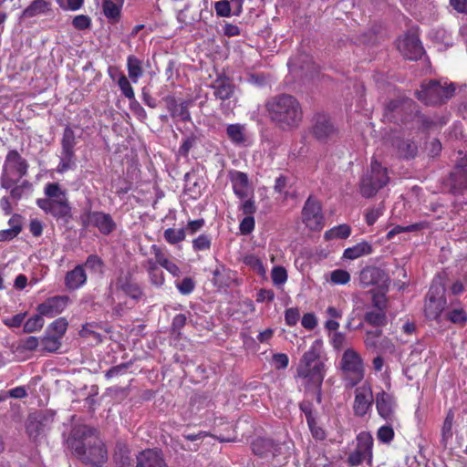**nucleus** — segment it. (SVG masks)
Segmentation results:
<instances>
[{
    "mask_svg": "<svg viewBox=\"0 0 467 467\" xmlns=\"http://www.w3.org/2000/svg\"><path fill=\"white\" fill-rule=\"evenodd\" d=\"M67 442L72 453L85 464L101 467L108 460L107 449L97 431L87 425L74 426Z\"/></svg>",
    "mask_w": 467,
    "mask_h": 467,
    "instance_id": "f257e3e1",
    "label": "nucleus"
},
{
    "mask_svg": "<svg viewBox=\"0 0 467 467\" xmlns=\"http://www.w3.org/2000/svg\"><path fill=\"white\" fill-rule=\"evenodd\" d=\"M270 120L283 130L297 128L303 120L300 102L292 95L280 94L265 104Z\"/></svg>",
    "mask_w": 467,
    "mask_h": 467,
    "instance_id": "f03ea898",
    "label": "nucleus"
},
{
    "mask_svg": "<svg viewBox=\"0 0 467 467\" xmlns=\"http://www.w3.org/2000/svg\"><path fill=\"white\" fill-rule=\"evenodd\" d=\"M297 376L303 379L306 391L312 392L318 403H321V386L325 377V365L319 359L315 348L305 352L296 369Z\"/></svg>",
    "mask_w": 467,
    "mask_h": 467,
    "instance_id": "7ed1b4c3",
    "label": "nucleus"
},
{
    "mask_svg": "<svg viewBox=\"0 0 467 467\" xmlns=\"http://www.w3.org/2000/svg\"><path fill=\"white\" fill-rule=\"evenodd\" d=\"M28 168V161L16 150H9L5 156L0 176L1 187L6 190L12 188L23 177L27 175Z\"/></svg>",
    "mask_w": 467,
    "mask_h": 467,
    "instance_id": "20e7f679",
    "label": "nucleus"
},
{
    "mask_svg": "<svg viewBox=\"0 0 467 467\" xmlns=\"http://www.w3.org/2000/svg\"><path fill=\"white\" fill-rule=\"evenodd\" d=\"M414 112L418 113L415 102L409 98L400 97L384 105L383 119L388 122L406 124Z\"/></svg>",
    "mask_w": 467,
    "mask_h": 467,
    "instance_id": "39448f33",
    "label": "nucleus"
},
{
    "mask_svg": "<svg viewBox=\"0 0 467 467\" xmlns=\"http://www.w3.org/2000/svg\"><path fill=\"white\" fill-rule=\"evenodd\" d=\"M388 182L387 169L374 160L371 161L370 170L361 178L359 183L360 193L365 198L373 197Z\"/></svg>",
    "mask_w": 467,
    "mask_h": 467,
    "instance_id": "423d86ee",
    "label": "nucleus"
},
{
    "mask_svg": "<svg viewBox=\"0 0 467 467\" xmlns=\"http://www.w3.org/2000/svg\"><path fill=\"white\" fill-rule=\"evenodd\" d=\"M455 89L453 83L442 86L439 81L431 80L427 84H421L420 89L416 91V97L427 105H438L452 98Z\"/></svg>",
    "mask_w": 467,
    "mask_h": 467,
    "instance_id": "0eeeda50",
    "label": "nucleus"
},
{
    "mask_svg": "<svg viewBox=\"0 0 467 467\" xmlns=\"http://www.w3.org/2000/svg\"><path fill=\"white\" fill-rule=\"evenodd\" d=\"M446 306L445 286L438 280H434L426 296L424 313L427 318L437 320Z\"/></svg>",
    "mask_w": 467,
    "mask_h": 467,
    "instance_id": "6e6552de",
    "label": "nucleus"
},
{
    "mask_svg": "<svg viewBox=\"0 0 467 467\" xmlns=\"http://www.w3.org/2000/svg\"><path fill=\"white\" fill-rule=\"evenodd\" d=\"M341 368L346 375L348 386L354 387L364 378L363 362L352 348L347 349L341 358Z\"/></svg>",
    "mask_w": 467,
    "mask_h": 467,
    "instance_id": "1a4fd4ad",
    "label": "nucleus"
},
{
    "mask_svg": "<svg viewBox=\"0 0 467 467\" xmlns=\"http://www.w3.org/2000/svg\"><path fill=\"white\" fill-rule=\"evenodd\" d=\"M36 203L46 213L51 214L64 224H67L72 218V208L67 196L59 199H38Z\"/></svg>",
    "mask_w": 467,
    "mask_h": 467,
    "instance_id": "9d476101",
    "label": "nucleus"
},
{
    "mask_svg": "<svg viewBox=\"0 0 467 467\" xmlns=\"http://www.w3.org/2000/svg\"><path fill=\"white\" fill-rule=\"evenodd\" d=\"M210 87L214 90V97L222 101V110L224 113L232 112L235 106V101L231 100L235 92V86L233 81L228 77L220 75L213 81Z\"/></svg>",
    "mask_w": 467,
    "mask_h": 467,
    "instance_id": "9b49d317",
    "label": "nucleus"
},
{
    "mask_svg": "<svg viewBox=\"0 0 467 467\" xmlns=\"http://www.w3.org/2000/svg\"><path fill=\"white\" fill-rule=\"evenodd\" d=\"M53 420L54 417L51 413L43 411L32 413L26 420V433L32 441H37L46 436Z\"/></svg>",
    "mask_w": 467,
    "mask_h": 467,
    "instance_id": "f8f14e48",
    "label": "nucleus"
},
{
    "mask_svg": "<svg viewBox=\"0 0 467 467\" xmlns=\"http://www.w3.org/2000/svg\"><path fill=\"white\" fill-rule=\"evenodd\" d=\"M76 135L74 130L67 126L64 129L61 140V154L60 161L57 166V171L62 173L75 166V152L74 147L76 145Z\"/></svg>",
    "mask_w": 467,
    "mask_h": 467,
    "instance_id": "ddd939ff",
    "label": "nucleus"
},
{
    "mask_svg": "<svg viewBox=\"0 0 467 467\" xmlns=\"http://www.w3.org/2000/svg\"><path fill=\"white\" fill-rule=\"evenodd\" d=\"M80 220L84 228L94 226L104 235L110 234L116 229V223L111 215L103 212L88 211L80 216Z\"/></svg>",
    "mask_w": 467,
    "mask_h": 467,
    "instance_id": "4468645a",
    "label": "nucleus"
},
{
    "mask_svg": "<svg viewBox=\"0 0 467 467\" xmlns=\"http://www.w3.org/2000/svg\"><path fill=\"white\" fill-rule=\"evenodd\" d=\"M312 134L317 140L327 142L337 136V129L327 115L317 113L313 118Z\"/></svg>",
    "mask_w": 467,
    "mask_h": 467,
    "instance_id": "2eb2a0df",
    "label": "nucleus"
},
{
    "mask_svg": "<svg viewBox=\"0 0 467 467\" xmlns=\"http://www.w3.org/2000/svg\"><path fill=\"white\" fill-rule=\"evenodd\" d=\"M303 222L311 230H320L323 225V214L320 202L309 196L302 210Z\"/></svg>",
    "mask_w": 467,
    "mask_h": 467,
    "instance_id": "dca6fc26",
    "label": "nucleus"
},
{
    "mask_svg": "<svg viewBox=\"0 0 467 467\" xmlns=\"http://www.w3.org/2000/svg\"><path fill=\"white\" fill-rule=\"evenodd\" d=\"M373 439L368 433H361L358 436L357 449L348 457V463L350 466H358L365 459L371 461L372 458Z\"/></svg>",
    "mask_w": 467,
    "mask_h": 467,
    "instance_id": "f3484780",
    "label": "nucleus"
},
{
    "mask_svg": "<svg viewBox=\"0 0 467 467\" xmlns=\"http://www.w3.org/2000/svg\"><path fill=\"white\" fill-rule=\"evenodd\" d=\"M445 186L451 194H462L467 191V171L456 161L452 171L445 180Z\"/></svg>",
    "mask_w": 467,
    "mask_h": 467,
    "instance_id": "a211bd4d",
    "label": "nucleus"
},
{
    "mask_svg": "<svg viewBox=\"0 0 467 467\" xmlns=\"http://www.w3.org/2000/svg\"><path fill=\"white\" fill-rule=\"evenodd\" d=\"M373 393L368 384L357 388L353 403L354 414L358 417L365 416L373 404Z\"/></svg>",
    "mask_w": 467,
    "mask_h": 467,
    "instance_id": "6ab92c4d",
    "label": "nucleus"
},
{
    "mask_svg": "<svg viewBox=\"0 0 467 467\" xmlns=\"http://www.w3.org/2000/svg\"><path fill=\"white\" fill-rule=\"evenodd\" d=\"M162 100L165 102L166 109L172 119L184 122L192 120L189 108L192 104V100L188 99L179 103L173 95H168Z\"/></svg>",
    "mask_w": 467,
    "mask_h": 467,
    "instance_id": "aec40b11",
    "label": "nucleus"
},
{
    "mask_svg": "<svg viewBox=\"0 0 467 467\" xmlns=\"http://www.w3.org/2000/svg\"><path fill=\"white\" fill-rule=\"evenodd\" d=\"M376 408L379 415L386 421H393L395 419L396 401L394 397L381 390L376 394Z\"/></svg>",
    "mask_w": 467,
    "mask_h": 467,
    "instance_id": "412c9836",
    "label": "nucleus"
},
{
    "mask_svg": "<svg viewBox=\"0 0 467 467\" xmlns=\"http://www.w3.org/2000/svg\"><path fill=\"white\" fill-rule=\"evenodd\" d=\"M387 279L388 275L381 268L366 266L359 273L358 283L361 287L366 288L384 283Z\"/></svg>",
    "mask_w": 467,
    "mask_h": 467,
    "instance_id": "4be33fe9",
    "label": "nucleus"
},
{
    "mask_svg": "<svg viewBox=\"0 0 467 467\" xmlns=\"http://www.w3.org/2000/svg\"><path fill=\"white\" fill-rule=\"evenodd\" d=\"M404 57L410 60H418L424 55V48L418 36L408 35L400 47Z\"/></svg>",
    "mask_w": 467,
    "mask_h": 467,
    "instance_id": "5701e85b",
    "label": "nucleus"
},
{
    "mask_svg": "<svg viewBox=\"0 0 467 467\" xmlns=\"http://www.w3.org/2000/svg\"><path fill=\"white\" fill-rule=\"evenodd\" d=\"M67 300L68 297L66 296H57L47 298L45 302L38 305L37 311L42 317H53L64 310Z\"/></svg>",
    "mask_w": 467,
    "mask_h": 467,
    "instance_id": "b1692460",
    "label": "nucleus"
},
{
    "mask_svg": "<svg viewBox=\"0 0 467 467\" xmlns=\"http://www.w3.org/2000/svg\"><path fill=\"white\" fill-rule=\"evenodd\" d=\"M117 288L123 291L129 297L139 300L144 294L140 286L132 281L131 274H128L125 276H119L116 283Z\"/></svg>",
    "mask_w": 467,
    "mask_h": 467,
    "instance_id": "393cba45",
    "label": "nucleus"
},
{
    "mask_svg": "<svg viewBox=\"0 0 467 467\" xmlns=\"http://www.w3.org/2000/svg\"><path fill=\"white\" fill-rule=\"evenodd\" d=\"M136 467H168V465L160 451L146 450L137 455Z\"/></svg>",
    "mask_w": 467,
    "mask_h": 467,
    "instance_id": "a878e982",
    "label": "nucleus"
},
{
    "mask_svg": "<svg viewBox=\"0 0 467 467\" xmlns=\"http://www.w3.org/2000/svg\"><path fill=\"white\" fill-rule=\"evenodd\" d=\"M234 192L240 199L248 197L249 179L246 173L234 171L230 173Z\"/></svg>",
    "mask_w": 467,
    "mask_h": 467,
    "instance_id": "bb28decb",
    "label": "nucleus"
},
{
    "mask_svg": "<svg viewBox=\"0 0 467 467\" xmlns=\"http://www.w3.org/2000/svg\"><path fill=\"white\" fill-rule=\"evenodd\" d=\"M87 281V275L82 265H78L71 271H68L65 276V285L69 290H76L83 285Z\"/></svg>",
    "mask_w": 467,
    "mask_h": 467,
    "instance_id": "cd10ccee",
    "label": "nucleus"
},
{
    "mask_svg": "<svg viewBox=\"0 0 467 467\" xmlns=\"http://www.w3.org/2000/svg\"><path fill=\"white\" fill-rule=\"evenodd\" d=\"M394 145L398 155L402 159H414L418 153L417 144L410 139H397Z\"/></svg>",
    "mask_w": 467,
    "mask_h": 467,
    "instance_id": "c85d7f7f",
    "label": "nucleus"
},
{
    "mask_svg": "<svg viewBox=\"0 0 467 467\" xmlns=\"http://www.w3.org/2000/svg\"><path fill=\"white\" fill-rule=\"evenodd\" d=\"M124 0H103L102 11L104 16L112 24L117 23L120 18V10Z\"/></svg>",
    "mask_w": 467,
    "mask_h": 467,
    "instance_id": "c756f323",
    "label": "nucleus"
},
{
    "mask_svg": "<svg viewBox=\"0 0 467 467\" xmlns=\"http://www.w3.org/2000/svg\"><path fill=\"white\" fill-rule=\"evenodd\" d=\"M372 250V245L368 242L363 241L352 247L347 248L344 251L343 258L354 260L360 256L370 254Z\"/></svg>",
    "mask_w": 467,
    "mask_h": 467,
    "instance_id": "7c9ffc66",
    "label": "nucleus"
},
{
    "mask_svg": "<svg viewBox=\"0 0 467 467\" xmlns=\"http://www.w3.org/2000/svg\"><path fill=\"white\" fill-rule=\"evenodd\" d=\"M113 458L116 467H132L133 465L130 451L124 444H118L116 446Z\"/></svg>",
    "mask_w": 467,
    "mask_h": 467,
    "instance_id": "2f4dec72",
    "label": "nucleus"
},
{
    "mask_svg": "<svg viewBox=\"0 0 467 467\" xmlns=\"http://www.w3.org/2000/svg\"><path fill=\"white\" fill-rule=\"evenodd\" d=\"M153 254L155 255V259L157 263L165 268L169 273H171L173 276H179L181 274L180 268L172 262H171L165 254L162 253L161 249L157 245L153 244L151 246Z\"/></svg>",
    "mask_w": 467,
    "mask_h": 467,
    "instance_id": "473e14b6",
    "label": "nucleus"
},
{
    "mask_svg": "<svg viewBox=\"0 0 467 467\" xmlns=\"http://www.w3.org/2000/svg\"><path fill=\"white\" fill-rule=\"evenodd\" d=\"M274 441L268 438H257L252 442V451L260 457H268L272 454Z\"/></svg>",
    "mask_w": 467,
    "mask_h": 467,
    "instance_id": "72a5a7b5",
    "label": "nucleus"
},
{
    "mask_svg": "<svg viewBox=\"0 0 467 467\" xmlns=\"http://www.w3.org/2000/svg\"><path fill=\"white\" fill-rule=\"evenodd\" d=\"M228 139L236 145H242L245 142V128L241 124H230L226 128Z\"/></svg>",
    "mask_w": 467,
    "mask_h": 467,
    "instance_id": "f704fd0d",
    "label": "nucleus"
},
{
    "mask_svg": "<svg viewBox=\"0 0 467 467\" xmlns=\"http://www.w3.org/2000/svg\"><path fill=\"white\" fill-rule=\"evenodd\" d=\"M364 320L366 323L377 327V328L384 327L388 323L386 313L382 310L368 311L364 316Z\"/></svg>",
    "mask_w": 467,
    "mask_h": 467,
    "instance_id": "c9c22d12",
    "label": "nucleus"
},
{
    "mask_svg": "<svg viewBox=\"0 0 467 467\" xmlns=\"http://www.w3.org/2000/svg\"><path fill=\"white\" fill-rule=\"evenodd\" d=\"M381 336L382 330L380 328L367 330L364 338L366 348L369 350L379 352V341Z\"/></svg>",
    "mask_w": 467,
    "mask_h": 467,
    "instance_id": "e433bc0d",
    "label": "nucleus"
},
{
    "mask_svg": "<svg viewBox=\"0 0 467 467\" xmlns=\"http://www.w3.org/2000/svg\"><path fill=\"white\" fill-rule=\"evenodd\" d=\"M127 67L129 77L133 82H137L138 78L143 74L142 62L135 56H129L127 59Z\"/></svg>",
    "mask_w": 467,
    "mask_h": 467,
    "instance_id": "4c0bfd02",
    "label": "nucleus"
},
{
    "mask_svg": "<svg viewBox=\"0 0 467 467\" xmlns=\"http://www.w3.org/2000/svg\"><path fill=\"white\" fill-rule=\"evenodd\" d=\"M212 282L214 286L223 288L230 284V277L227 275V269L223 265H218L213 271Z\"/></svg>",
    "mask_w": 467,
    "mask_h": 467,
    "instance_id": "58836bf2",
    "label": "nucleus"
},
{
    "mask_svg": "<svg viewBox=\"0 0 467 467\" xmlns=\"http://www.w3.org/2000/svg\"><path fill=\"white\" fill-rule=\"evenodd\" d=\"M293 441L291 440H285L282 442H275L274 441V449L272 450V457L284 456L285 458L289 457L293 452Z\"/></svg>",
    "mask_w": 467,
    "mask_h": 467,
    "instance_id": "ea45409f",
    "label": "nucleus"
},
{
    "mask_svg": "<svg viewBox=\"0 0 467 467\" xmlns=\"http://www.w3.org/2000/svg\"><path fill=\"white\" fill-rule=\"evenodd\" d=\"M351 234V228L349 225L343 223L338 226H336L329 231L325 233V239L326 240H331L334 238L338 239H346L348 238Z\"/></svg>",
    "mask_w": 467,
    "mask_h": 467,
    "instance_id": "a19ab883",
    "label": "nucleus"
},
{
    "mask_svg": "<svg viewBox=\"0 0 467 467\" xmlns=\"http://www.w3.org/2000/svg\"><path fill=\"white\" fill-rule=\"evenodd\" d=\"M48 3L45 0H34L24 11L23 16L33 17L45 12Z\"/></svg>",
    "mask_w": 467,
    "mask_h": 467,
    "instance_id": "79ce46f5",
    "label": "nucleus"
},
{
    "mask_svg": "<svg viewBox=\"0 0 467 467\" xmlns=\"http://www.w3.org/2000/svg\"><path fill=\"white\" fill-rule=\"evenodd\" d=\"M61 338L53 335H47L41 338L40 345L43 351L53 353L61 347Z\"/></svg>",
    "mask_w": 467,
    "mask_h": 467,
    "instance_id": "37998d69",
    "label": "nucleus"
},
{
    "mask_svg": "<svg viewBox=\"0 0 467 467\" xmlns=\"http://www.w3.org/2000/svg\"><path fill=\"white\" fill-rule=\"evenodd\" d=\"M82 265L96 274L102 275L104 273L105 264L97 254L88 255L85 264Z\"/></svg>",
    "mask_w": 467,
    "mask_h": 467,
    "instance_id": "c03bdc74",
    "label": "nucleus"
},
{
    "mask_svg": "<svg viewBox=\"0 0 467 467\" xmlns=\"http://www.w3.org/2000/svg\"><path fill=\"white\" fill-rule=\"evenodd\" d=\"M447 319L453 324L464 326L467 322V313L463 308H454L446 314Z\"/></svg>",
    "mask_w": 467,
    "mask_h": 467,
    "instance_id": "a18cd8bd",
    "label": "nucleus"
},
{
    "mask_svg": "<svg viewBox=\"0 0 467 467\" xmlns=\"http://www.w3.org/2000/svg\"><path fill=\"white\" fill-rule=\"evenodd\" d=\"M44 326V319L39 313L30 317L24 324V331L26 333H33L40 330Z\"/></svg>",
    "mask_w": 467,
    "mask_h": 467,
    "instance_id": "49530a36",
    "label": "nucleus"
},
{
    "mask_svg": "<svg viewBox=\"0 0 467 467\" xmlns=\"http://www.w3.org/2000/svg\"><path fill=\"white\" fill-rule=\"evenodd\" d=\"M163 236L169 244H175L185 239V230L168 228L164 231Z\"/></svg>",
    "mask_w": 467,
    "mask_h": 467,
    "instance_id": "de8ad7c7",
    "label": "nucleus"
},
{
    "mask_svg": "<svg viewBox=\"0 0 467 467\" xmlns=\"http://www.w3.org/2000/svg\"><path fill=\"white\" fill-rule=\"evenodd\" d=\"M67 326H68V323H67V319L64 317H59V318L56 319L55 321H53L49 325L47 331L53 332L54 333L53 336H56V337H58L59 338H61L64 336V334L66 333Z\"/></svg>",
    "mask_w": 467,
    "mask_h": 467,
    "instance_id": "09e8293b",
    "label": "nucleus"
},
{
    "mask_svg": "<svg viewBox=\"0 0 467 467\" xmlns=\"http://www.w3.org/2000/svg\"><path fill=\"white\" fill-rule=\"evenodd\" d=\"M32 184L27 181L24 180L20 184L16 183L10 189V196L12 199L17 201L20 200L26 192L31 190Z\"/></svg>",
    "mask_w": 467,
    "mask_h": 467,
    "instance_id": "8fccbe9b",
    "label": "nucleus"
},
{
    "mask_svg": "<svg viewBox=\"0 0 467 467\" xmlns=\"http://www.w3.org/2000/svg\"><path fill=\"white\" fill-rule=\"evenodd\" d=\"M200 137L195 133H191L187 136L182 145L179 148V154L183 157H187L191 149L198 142Z\"/></svg>",
    "mask_w": 467,
    "mask_h": 467,
    "instance_id": "3c124183",
    "label": "nucleus"
},
{
    "mask_svg": "<svg viewBox=\"0 0 467 467\" xmlns=\"http://www.w3.org/2000/svg\"><path fill=\"white\" fill-rule=\"evenodd\" d=\"M423 227H424L423 223H412V224H410L407 226L397 225L387 234V238L391 239L394 235H396L398 234H400L403 232H414V231L420 230Z\"/></svg>",
    "mask_w": 467,
    "mask_h": 467,
    "instance_id": "603ef678",
    "label": "nucleus"
},
{
    "mask_svg": "<svg viewBox=\"0 0 467 467\" xmlns=\"http://www.w3.org/2000/svg\"><path fill=\"white\" fill-rule=\"evenodd\" d=\"M45 194L47 196V199H59L67 196L66 192L61 190L59 184L57 182L47 184L45 187Z\"/></svg>",
    "mask_w": 467,
    "mask_h": 467,
    "instance_id": "864d4df0",
    "label": "nucleus"
},
{
    "mask_svg": "<svg viewBox=\"0 0 467 467\" xmlns=\"http://www.w3.org/2000/svg\"><path fill=\"white\" fill-rule=\"evenodd\" d=\"M330 280L337 285H346L350 281V274L347 270L337 269L331 272Z\"/></svg>",
    "mask_w": 467,
    "mask_h": 467,
    "instance_id": "5fc2aeb1",
    "label": "nucleus"
},
{
    "mask_svg": "<svg viewBox=\"0 0 467 467\" xmlns=\"http://www.w3.org/2000/svg\"><path fill=\"white\" fill-rule=\"evenodd\" d=\"M377 437L383 443H389L394 439V431L390 425H384L378 430Z\"/></svg>",
    "mask_w": 467,
    "mask_h": 467,
    "instance_id": "6e6d98bb",
    "label": "nucleus"
},
{
    "mask_svg": "<svg viewBox=\"0 0 467 467\" xmlns=\"http://www.w3.org/2000/svg\"><path fill=\"white\" fill-rule=\"evenodd\" d=\"M118 85H119L122 94L126 98H128L129 99H133L135 98L133 88L125 75H121L119 77Z\"/></svg>",
    "mask_w": 467,
    "mask_h": 467,
    "instance_id": "4d7b16f0",
    "label": "nucleus"
},
{
    "mask_svg": "<svg viewBox=\"0 0 467 467\" xmlns=\"http://www.w3.org/2000/svg\"><path fill=\"white\" fill-rule=\"evenodd\" d=\"M271 276L273 283L276 285H280L285 283L287 273L284 267L275 266L272 270Z\"/></svg>",
    "mask_w": 467,
    "mask_h": 467,
    "instance_id": "13d9d810",
    "label": "nucleus"
},
{
    "mask_svg": "<svg viewBox=\"0 0 467 467\" xmlns=\"http://www.w3.org/2000/svg\"><path fill=\"white\" fill-rule=\"evenodd\" d=\"M211 238L207 234H201L192 241V247L195 251L209 250L211 248Z\"/></svg>",
    "mask_w": 467,
    "mask_h": 467,
    "instance_id": "bf43d9fd",
    "label": "nucleus"
},
{
    "mask_svg": "<svg viewBox=\"0 0 467 467\" xmlns=\"http://www.w3.org/2000/svg\"><path fill=\"white\" fill-rule=\"evenodd\" d=\"M216 15L222 17H227L232 15L231 5L228 0H221L214 4Z\"/></svg>",
    "mask_w": 467,
    "mask_h": 467,
    "instance_id": "052dcab7",
    "label": "nucleus"
},
{
    "mask_svg": "<svg viewBox=\"0 0 467 467\" xmlns=\"http://www.w3.org/2000/svg\"><path fill=\"white\" fill-rule=\"evenodd\" d=\"M454 420V414L451 410H450L444 420L443 425H442V437L443 439H448L452 436V423Z\"/></svg>",
    "mask_w": 467,
    "mask_h": 467,
    "instance_id": "680f3d73",
    "label": "nucleus"
},
{
    "mask_svg": "<svg viewBox=\"0 0 467 467\" xmlns=\"http://www.w3.org/2000/svg\"><path fill=\"white\" fill-rule=\"evenodd\" d=\"M384 209V205L381 202L378 207L371 208L366 213V223L368 225H372L378 220V218L382 214Z\"/></svg>",
    "mask_w": 467,
    "mask_h": 467,
    "instance_id": "e2e57ef3",
    "label": "nucleus"
},
{
    "mask_svg": "<svg viewBox=\"0 0 467 467\" xmlns=\"http://www.w3.org/2000/svg\"><path fill=\"white\" fill-rule=\"evenodd\" d=\"M177 288L182 295L191 294L195 288V283L192 277H184L181 283L177 284Z\"/></svg>",
    "mask_w": 467,
    "mask_h": 467,
    "instance_id": "0e129e2a",
    "label": "nucleus"
},
{
    "mask_svg": "<svg viewBox=\"0 0 467 467\" xmlns=\"http://www.w3.org/2000/svg\"><path fill=\"white\" fill-rule=\"evenodd\" d=\"M72 25L78 30H85L90 27L91 20L88 16L78 15L73 18Z\"/></svg>",
    "mask_w": 467,
    "mask_h": 467,
    "instance_id": "69168bd1",
    "label": "nucleus"
},
{
    "mask_svg": "<svg viewBox=\"0 0 467 467\" xmlns=\"http://www.w3.org/2000/svg\"><path fill=\"white\" fill-rule=\"evenodd\" d=\"M130 109L131 112L140 120L144 121L147 119V113L144 108L135 99H130Z\"/></svg>",
    "mask_w": 467,
    "mask_h": 467,
    "instance_id": "338daca9",
    "label": "nucleus"
},
{
    "mask_svg": "<svg viewBox=\"0 0 467 467\" xmlns=\"http://www.w3.org/2000/svg\"><path fill=\"white\" fill-rule=\"evenodd\" d=\"M187 317L184 314L176 315L171 323V333L181 334V329L185 326Z\"/></svg>",
    "mask_w": 467,
    "mask_h": 467,
    "instance_id": "774afa93",
    "label": "nucleus"
}]
</instances>
